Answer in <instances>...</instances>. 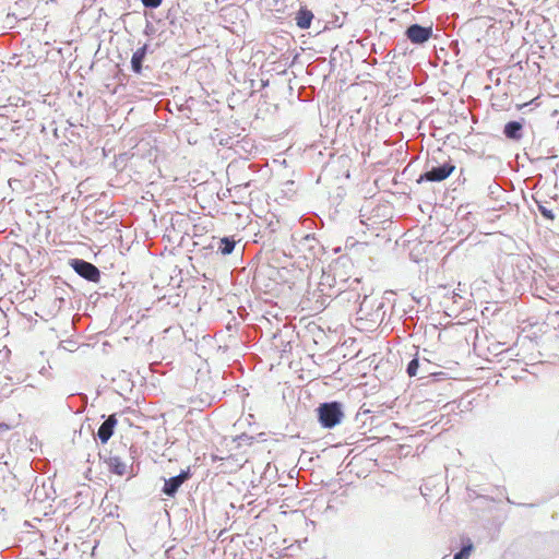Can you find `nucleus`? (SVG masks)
<instances>
[{
	"instance_id": "nucleus-1",
	"label": "nucleus",
	"mask_w": 559,
	"mask_h": 559,
	"mask_svg": "<svg viewBox=\"0 0 559 559\" xmlns=\"http://www.w3.org/2000/svg\"><path fill=\"white\" fill-rule=\"evenodd\" d=\"M314 412L320 427L328 430L341 425L345 418L344 404L340 401L320 403Z\"/></svg>"
},
{
	"instance_id": "nucleus-2",
	"label": "nucleus",
	"mask_w": 559,
	"mask_h": 559,
	"mask_svg": "<svg viewBox=\"0 0 559 559\" xmlns=\"http://www.w3.org/2000/svg\"><path fill=\"white\" fill-rule=\"evenodd\" d=\"M455 170V165L450 158L438 162L436 157H432L426 163V170L419 176L417 182H441L449 178Z\"/></svg>"
},
{
	"instance_id": "nucleus-3",
	"label": "nucleus",
	"mask_w": 559,
	"mask_h": 559,
	"mask_svg": "<svg viewBox=\"0 0 559 559\" xmlns=\"http://www.w3.org/2000/svg\"><path fill=\"white\" fill-rule=\"evenodd\" d=\"M69 265L79 276L88 282L98 283L100 281L102 273L99 269L86 260L73 258L69 260Z\"/></svg>"
},
{
	"instance_id": "nucleus-4",
	"label": "nucleus",
	"mask_w": 559,
	"mask_h": 559,
	"mask_svg": "<svg viewBox=\"0 0 559 559\" xmlns=\"http://www.w3.org/2000/svg\"><path fill=\"white\" fill-rule=\"evenodd\" d=\"M191 477V469L190 467H187L186 469H181L178 475L171 476L169 478H163L164 485L160 488V493L169 498H175L180 487Z\"/></svg>"
},
{
	"instance_id": "nucleus-5",
	"label": "nucleus",
	"mask_w": 559,
	"mask_h": 559,
	"mask_svg": "<svg viewBox=\"0 0 559 559\" xmlns=\"http://www.w3.org/2000/svg\"><path fill=\"white\" fill-rule=\"evenodd\" d=\"M404 35L413 45L424 46L432 38L433 28L432 25L424 26L421 24L414 23L406 27Z\"/></svg>"
},
{
	"instance_id": "nucleus-6",
	"label": "nucleus",
	"mask_w": 559,
	"mask_h": 559,
	"mask_svg": "<svg viewBox=\"0 0 559 559\" xmlns=\"http://www.w3.org/2000/svg\"><path fill=\"white\" fill-rule=\"evenodd\" d=\"M293 240L297 242V247L305 253V258H316L322 252V246L313 234H307L299 239L294 235Z\"/></svg>"
},
{
	"instance_id": "nucleus-7",
	"label": "nucleus",
	"mask_w": 559,
	"mask_h": 559,
	"mask_svg": "<svg viewBox=\"0 0 559 559\" xmlns=\"http://www.w3.org/2000/svg\"><path fill=\"white\" fill-rule=\"evenodd\" d=\"M214 392H201L197 396L189 397V402L193 404V408L203 411L205 407L211 406L213 403L221 401L226 391H221V386H210Z\"/></svg>"
},
{
	"instance_id": "nucleus-8",
	"label": "nucleus",
	"mask_w": 559,
	"mask_h": 559,
	"mask_svg": "<svg viewBox=\"0 0 559 559\" xmlns=\"http://www.w3.org/2000/svg\"><path fill=\"white\" fill-rule=\"evenodd\" d=\"M440 367L432 364L428 358L423 357V365L420 369L419 380L431 379V382H443L449 379L448 373L438 370Z\"/></svg>"
},
{
	"instance_id": "nucleus-9",
	"label": "nucleus",
	"mask_w": 559,
	"mask_h": 559,
	"mask_svg": "<svg viewBox=\"0 0 559 559\" xmlns=\"http://www.w3.org/2000/svg\"><path fill=\"white\" fill-rule=\"evenodd\" d=\"M118 424V420L116 418V414L109 415L98 427L97 430V438L99 441L105 444L108 442V440L114 436L115 428Z\"/></svg>"
},
{
	"instance_id": "nucleus-10",
	"label": "nucleus",
	"mask_w": 559,
	"mask_h": 559,
	"mask_svg": "<svg viewBox=\"0 0 559 559\" xmlns=\"http://www.w3.org/2000/svg\"><path fill=\"white\" fill-rule=\"evenodd\" d=\"M524 119L511 120L503 127V135L511 141H520L523 138Z\"/></svg>"
},
{
	"instance_id": "nucleus-11",
	"label": "nucleus",
	"mask_w": 559,
	"mask_h": 559,
	"mask_svg": "<svg viewBox=\"0 0 559 559\" xmlns=\"http://www.w3.org/2000/svg\"><path fill=\"white\" fill-rule=\"evenodd\" d=\"M150 51V45L144 44L143 46L139 47L131 57V70L135 74H141L143 71V62L145 60L146 55Z\"/></svg>"
},
{
	"instance_id": "nucleus-12",
	"label": "nucleus",
	"mask_w": 559,
	"mask_h": 559,
	"mask_svg": "<svg viewBox=\"0 0 559 559\" xmlns=\"http://www.w3.org/2000/svg\"><path fill=\"white\" fill-rule=\"evenodd\" d=\"M314 15L311 10L307 9L306 7H301L295 14V22L296 25L300 29H308L311 25V22L313 20Z\"/></svg>"
},
{
	"instance_id": "nucleus-13",
	"label": "nucleus",
	"mask_w": 559,
	"mask_h": 559,
	"mask_svg": "<svg viewBox=\"0 0 559 559\" xmlns=\"http://www.w3.org/2000/svg\"><path fill=\"white\" fill-rule=\"evenodd\" d=\"M110 473L122 476L126 473V463L119 456H110L106 461Z\"/></svg>"
},
{
	"instance_id": "nucleus-14",
	"label": "nucleus",
	"mask_w": 559,
	"mask_h": 559,
	"mask_svg": "<svg viewBox=\"0 0 559 559\" xmlns=\"http://www.w3.org/2000/svg\"><path fill=\"white\" fill-rule=\"evenodd\" d=\"M484 386H474L472 390L467 391L460 400V406L467 409L469 406L479 405V402L476 401V395L479 396L480 393H478L479 389H483Z\"/></svg>"
},
{
	"instance_id": "nucleus-15",
	"label": "nucleus",
	"mask_w": 559,
	"mask_h": 559,
	"mask_svg": "<svg viewBox=\"0 0 559 559\" xmlns=\"http://www.w3.org/2000/svg\"><path fill=\"white\" fill-rule=\"evenodd\" d=\"M236 243L237 242L234 237L225 236L218 241L217 252L223 255H228L234 251Z\"/></svg>"
},
{
	"instance_id": "nucleus-16",
	"label": "nucleus",
	"mask_w": 559,
	"mask_h": 559,
	"mask_svg": "<svg viewBox=\"0 0 559 559\" xmlns=\"http://www.w3.org/2000/svg\"><path fill=\"white\" fill-rule=\"evenodd\" d=\"M423 365V357H419L418 354L407 364L406 373L413 378L420 374V369Z\"/></svg>"
},
{
	"instance_id": "nucleus-17",
	"label": "nucleus",
	"mask_w": 559,
	"mask_h": 559,
	"mask_svg": "<svg viewBox=\"0 0 559 559\" xmlns=\"http://www.w3.org/2000/svg\"><path fill=\"white\" fill-rule=\"evenodd\" d=\"M473 549L474 545L471 539L467 538L466 542L462 543L460 550L454 554L453 559H468Z\"/></svg>"
},
{
	"instance_id": "nucleus-18",
	"label": "nucleus",
	"mask_w": 559,
	"mask_h": 559,
	"mask_svg": "<svg viewBox=\"0 0 559 559\" xmlns=\"http://www.w3.org/2000/svg\"><path fill=\"white\" fill-rule=\"evenodd\" d=\"M537 206H538V211L543 215V217H545L546 219H549V221L555 219V214L552 213V211L547 209L542 202H538Z\"/></svg>"
},
{
	"instance_id": "nucleus-19",
	"label": "nucleus",
	"mask_w": 559,
	"mask_h": 559,
	"mask_svg": "<svg viewBox=\"0 0 559 559\" xmlns=\"http://www.w3.org/2000/svg\"><path fill=\"white\" fill-rule=\"evenodd\" d=\"M141 2L147 9H156L162 4L163 0H141Z\"/></svg>"
},
{
	"instance_id": "nucleus-20",
	"label": "nucleus",
	"mask_w": 559,
	"mask_h": 559,
	"mask_svg": "<svg viewBox=\"0 0 559 559\" xmlns=\"http://www.w3.org/2000/svg\"><path fill=\"white\" fill-rule=\"evenodd\" d=\"M359 312L361 314H364V316H369V311H368V297L367 296H365L364 300L360 304Z\"/></svg>"
},
{
	"instance_id": "nucleus-21",
	"label": "nucleus",
	"mask_w": 559,
	"mask_h": 559,
	"mask_svg": "<svg viewBox=\"0 0 559 559\" xmlns=\"http://www.w3.org/2000/svg\"><path fill=\"white\" fill-rule=\"evenodd\" d=\"M369 413H371V411H370L369 408H366V404H362V405L360 406V408H359L358 413L356 414V418H355V419H356V420H358V418H359V416H360L361 414H369Z\"/></svg>"
},
{
	"instance_id": "nucleus-22",
	"label": "nucleus",
	"mask_w": 559,
	"mask_h": 559,
	"mask_svg": "<svg viewBox=\"0 0 559 559\" xmlns=\"http://www.w3.org/2000/svg\"><path fill=\"white\" fill-rule=\"evenodd\" d=\"M280 342L283 343L282 334H274V336H273V346L278 348L280 347V344H278Z\"/></svg>"
},
{
	"instance_id": "nucleus-23",
	"label": "nucleus",
	"mask_w": 559,
	"mask_h": 559,
	"mask_svg": "<svg viewBox=\"0 0 559 559\" xmlns=\"http://www.w3.org/2000/svg\"><path fill=\"white\" fill-rule=\"evenodd\" d=\"M10 430V426L5 423H0V433Z\"/></svg>"
},
{
	"instance_id": "nucleus-24",
	"label": "nucleus",
	"mask_w": 559,
	"mask_h": 559,
	"mask_svg": "<svg viewBox=\"0 0 559 559\" xmlns=\"http://www.w3.org/2000/svg\"><path fill=\"white\" fill-rule=\"evenodd\" d=\"M241 397H246L249 395V392L246 386H242L241 391H239Z\"/></svg>"
},
{
	"instance_id": "nucleus-25",
	"label": "nucleus",
	"mask_w": 559,
	"mask_h": 559,
	"mask_svg": "<svg viewBox=\"0 0 559 559\" xmlns=\"http://www.w3.org/2000/svg\"><path fill=\"white\" fill-rule=\"evenodd\" d=\"M152 32H153V25L147 23L146 28H145V34H151Z\"/></svg>"
},
{
	"instance_id": "nucleus-26",
	"label": "nucleus",
	"mask_w": 559,
	"mask_h": 559,
	"mask_svg": "<svg viewBox=\"0 0 559 559\" xmlns=\"http://www.w3.org/2000/svg\"><path fill=\"white\" fill-rule=\"evenodd\" d=\"M378 403H379V405H380V406H382V405H385V404H386V402H384V401H380V400H378Z\"/></svg>"
}]
</instances>
